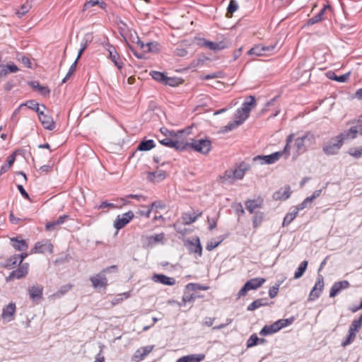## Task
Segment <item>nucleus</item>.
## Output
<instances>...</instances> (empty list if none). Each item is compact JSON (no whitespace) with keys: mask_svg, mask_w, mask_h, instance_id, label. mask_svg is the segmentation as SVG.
<instances>
[{"mask_svg":"<svg viewBox=\"0 0 362 362\" xmlns=\"http://www.w3.org/2000/svg\"><path fill=\"white\" fill-rule=\"evenodd\" d=\"M72 288V285L66 284L61 287L60 290L55 294L57 296H61L65 294L66 292L70 291Z\"/></svg>","mask_w":362,"mask_h":362,"instance_id":"60","label":"nucleus"},{"mask_svg":"<svg viewBox=\"0 0 362 362\" xmlns=\"http://www.w3.org/2000/svg\"><path fill=\"white\" fill-rule=\"evenodd\" d=\"M165 238L164 233L156 234L155 235L142 236L141 240L144 246H153L158 243H163Z\"/></svg>","mask_w":362,"mask_h":362,"instance_id":"12","label":"nucleus"},{"mask_svg":"<svg viewBox=\"0 0 362 362\" xmlns=\"http://www.w3.org/2000/svg\"><path fill=\"white\" fill-rule=\"evenodd\" d=\"M152 349H153V347H151V346L142 347L136 351V352L134 355V358L137 361H141L151 352Z\"/></svg>","mask_w":362,"mask_h":362,"instance_id":"29","label":"nucleus"},{"mask_svg":"<svg viewBox=\"0 0 362 362\" xmlns=\"http://www.w3.org/2000/svg\"><path fill=\"white\" fill-rule=\"evenodd\" d=\"M18 261V255H15L8 258L2 264V267L8 269L13 268Z\"/></svg>","mask_w":362,"mask_h":362,"instance_id":"36","label":"nucleus"},{"mask_svg":"<svg viewBox=\"0 0 362 362\" xmlns=\"http://www.w3.org/2000/svg\"><path fill=\"white\" fill-rule=\"evenodd\" d=\"M106 47V49L109 54V59L113 62L118 69L121 70L124 66V63L119 54L116 51L115 47L110 44H107Z\"/></svg>","mask_w":362,"mask_h":362,"instance_id":"10","label":"nucleus"},{"mask_svg":"<svg viewBox=\"0 0 362 362\" xmlns=\"http://www.w3.org/2000/svg\"><path fill=\"white\" fill-rule=\"evenodd\" d=\"M264 342V339H259L256 334H252L250 337L247 341V346L252 347L257 344L258 341Z\"/></svg>","mask_w":362,"mask_h":362,"instance_id":"52","label":"nucleus"},{"mask_svg":"<svg viewBox=\"0 0 362 362\" xmlns=\"http://www.w3.org/2000/svg\"><path fill=\"white\" fill-rule=\"evenodd\" d=\"M18 71V66L13 63L0 65L1 77L6 76L9 73H16Z\"/></svg>","mask_w":362,"mask_h":362,"instance_id":"26","label":"nucleus"},{"mask_svg":"<svg viewBox=\"0 0 362 362\" xmlns=\"http://www.w3.org/2000/svg\"><path fill=\"white\" fill-rule=\"evenodd\" d=\"M91 40H92V35L90 34H86L83 42L81 44V49H83L85 50L88 46V43L89 42H90Z\"/></svg>","mask_w":362,"mask_h":362,"instance_id":"63","label":"nucleus"},{"mask_svg":"<svg viewBox=\"0 0 362 362\" xmlns=\"http://www.w3.org/2000/svg\"><path fill=\"white\" fill-rule=\"evenodd\" d=\"M361 327H362V314L360 315V317L357 320H354L351 322L349 329L351 332H353L356 334V332H358V330L361 328Z\"/></svg>","mask_w":362,"mask_h":362,"instance_id":"38","label":"nucleus"},{"mask_svg":"<svg viewBox=\"0 0 362 362\" xmlns=\"http://www.w3.org/2000/svg\"><path fill=\"white\" fill-rule=\"evenodd\" d=\"M49 250L50 252H52V245L49 243L42 244L41 243H37L35 245L33 251L35 253H44L46 250Z\"/></svg>","mask_w":362,"mask_h":362,"instance_id":"31","label":"nucleus"},{"mask_svg":"<svg viewBox=\"0 0 362 362\" xmlns=\"http://www.w3.org/2000/svg\"><path fill=\"white\" fill-rule=\"evenodd\" d=\"M77 59L75 60V62L71 64V66H70L69 69V71L67 73V74L66 75V76L63 78L62 80V83H65L67 79H69V78L73 74V73L76 70V64H77Z\"/></svg>","mask_w":362,"mask_h":362,"instance_id":"59","label":"nucleus"},{"mask_svg":"<svg viewBox=\"0 0 362 362\" xmlns=\"http://www.w3.org/2000/svg\"><path fill=\"white\" fill-rule=\"evenodd\" d=\"M317 136L312 132H306L303 136L297 137L294 141V147L298 154L305 153L308 148L316 144Z\"/></svg>","mask_w":362,"mask_h":362,"instance_id":"2","label":"nucleus"},{"mask_svg":"<svg viewBox=\"0 0 362 362\" xmlns=\"http://www.w3.org/2000/svg\"><path fill=\"white\" fill-rule=\"evenodd\" d=\"M159 142L168 147L174 148L179 151L187 148V144L184 140L179 139V134L176 137L166 136L165 139H159Z\"/></svg>","mask_w":362,"mask_h":362,"instance_id":"7","label":"nucleus"},{"mask_svg":"<svg viewBox=\"0 0 362 362\" xmlns=\"http://www.w3.org/2000/svg\"><path fill=\"white\" fill-rule=\"evenodd\" d=\"M329 78L337 81L338 82L344 83L346 82L349 76V74H345L341 76H337L334 72L329 71L327 74Z\"/></svg>","mask_w":362,"mask_h":362,"instance_id":"37","label":"nucleus"},{"mask_svg":"<svg viewBox=\"0 0 362 362\" xmlns=\"http://www.w3.org/2000/svg\"><path fill=\"white\" fill-rule=\"evenodd\" d=\"M308 264V262L306 260L303 261L300 264L299 267H298L296 272L294 274V279H299L303 275L304 272H305V270L307 269Z\"/></svg>","mask_w":362,"mask_h":362,"instance_id":"39","label":"nucleus"},{"mask_svg":"<svg viewBox=\"0 0 362 362\" xmlns=\"http://www.w3.org/2000/svg\"><path fill=\"white\" fill-rule=\"evenodd\" d=\"M348 153L356 158H359L362 156V146H359L357 148H351Z\"/></svg>","mask_w":362,"mask_h":362,"instance_id":"53","label":"nucleus"},{"mask_svg":"<svg viewBox=\"0 0 362 362\" xmlns=\"http://www.w3.org/2000/svg\"><path fill=\"white\" fill-rule=\"evenodd\" d=\"M150 75L152 76V78L154 80L164 84V81H165L166 76L163 73L156 71H153L150 73Z\"/></svg>","mask_w":362,"mask_h":362,"instance_id":"50","label":"nucleus"},{"mask_svg":"<svg viewBox=\"0 0 362 362\" xmlns=\"http://www.w3.org/2000/svg\"><path fill=\"white\" fill-rule=\"evenodd\" d=\"M291 195V188L289 186H286L284 188L280 189L279 191L276 192L273 198L275 200H286L289 198Z\"/></svg>","mask_w":362,"mask_h":362,"instance_id":"24","label":"nucleus"},{"mask_svg":"<svg viewBox=\"0 0 362 362\" xmlns=\"http://www.w3.org/2000/svg\"><path fill=\"white\" fill-rule=\"evenodd\" d=\"M342 139L339 135L332 138L322 148L323 152L327 155H336L343 145Z\"/></svg>","mask_w":362,"mask_h":362,"instance_id":"3","label":"nucleus"},{"mask_svg":"<svg viewBox=\"0 0 362 362\" xmlns=\"http://www.w3.org/2000/svg\"><path fill=\"white\" fill-rule=\"evenodd\" d=\"M297 214L298 213L297 211L296 210L291 213L287 214L284 218L282 223L283 226H288V224H290L296 217Z\"/></svg>","mask_w":362,"mask_h":362,"instance_id":"48","label":"nucleus"},{"mask_svg":"<svg viewBox=\"0 0 362 362\" xmlns=\"http://www.w3.org/2000/svg\"><path fill=\"white\" fill-rule=\"evenodd\" d=\"M166 173L163 170H157L155 172L148 173L147 178L153 182H158L163 181L166 177Z\"/></svg>","mask_w":362,"mask_h":362,"instance_id":"21","label":"nucleus"},{"mask_svg":"<svg viewBox=\"0 0 362 362\" xmlns=\"http://www.w3.org/2000/svg\"><path fill=\"white\" fill-rule=\"evenodd\" d=\"M209 288L207 286H204L199 284L196 283H189L187 284L186 289L189 291H197V290H202V291H207Z\"/></svg>","mask_w":362,"mask_h":362,"instance_id":"43","label":"nucleus"},{"mask_svg":"<svg viewBox=\"0 0 362 362\" xmlns=\"http://www.w3.org/2000/svg\"><path fill=\"white\" fill-rule=\"evenodd\" d=\"M158 44L156 42H150L146 44V49L145 52H154L157 49Z\"/></svg>","mask_w":362,"mask_h":362,"instance_id":"64","label":"nucleus"},{"mask_svg":"<svg viewBox=\"0 0 362 362\" xmlns=\"http://www.w3.org/2000/svg\"><path fill=\"white\" fill-rule=\"evenodd\" d=\"M18 269L13 270L8 277L6 278V281H11L13 279H21L25 277L28 273L29 264L28 263H24L19 264Z\"/></svg>","mask_w":362,"mask_h":362,"instance_id":"11","label":"nucleus"},{"mask_svg":"<svg viewBox=\"0 0 362 362\" xmlns=\"http://www.w3.org/2000/svg\"><path fill=\"white\" fill-rule=\"evenodd\" d=\"M255 98L252 95H250L246 98L241 108L250 113L251 110L255 106Z\"/></svg>","mask_w":362,"mask_h":362,"instance_id":"33","label":"nucleus"},{"mask_svg":"<svg viewBox=\"0 0 362 362\" xmlns=\"http://www.w3.org/2000/svg\"><path fill=\"white\" fill-rule=\"evenodd\" d=\"M250 113L243 108H239L235 113V118L240 124H243L249 117Z\"/></svg>","mask_w":362,"mask_h":362,"instance_id":"34","label":"nucleus"},{"mask_svg":"<svg viewBox=\"0 0 362 362\" xmlns=\"http://www.w3.org/2000/svg\"><path fill=\"white\" fill-rule=\"evenodd\" d=\"M39 119L45 129L53 130L55 128V123L51 116L45 113H40Z\"/></svg>","mask_w":362,"mask_h":362,"instance_id":"22","label":"nucleus"},{"mask_svg":"<svg viewBox=\"0 0 362 362\" xmlns=\"http://www.w3.org/2000/svg\"><path fill=\"white\" fill-rule=\"evenodd\" d=\"M186 143L187 144V148L188 147L192 148L194 151L202 154H207L210 151L211 147V142L209 139H192L191 143Z\"/></svg>","mask_w":362,"mask_h":362,"instance_id":"4","label":"nucleus"},{"mask_svg":"<svg viewBox=\"0 0 362 362\" xmlns=\"http://www.w3.org/2000/svg\"><path fill=\"white\" fill-rule=\"evenodd\" d=\"M245 171L246 169L243 168L241 166L233 169V175L235 177V180H241L244 177Z\"/></svg>","mask_w":362,"mask_h":362,"instance_id":"51","label":"nucleus"},{"mask_svg":"<svg viewBox=\"0 0 362 362\" xmlns=\"http://www.w3.org/2000/svg\"><path fill=\"white\" fill-rule=\"evenodd\" d=\"M201 215L202 212H194L193 214L186 212L182 214V218L185 225H189L195 222Z\"/></svg>","mask_w":362,"mask_h":362,"instance_id":"28","label":"nucleus"},{"mask_svg":"<svg viewBox=\"0 0 362 362\" xmlns=\"http://www.w3.org/2000/svg\"><path fill=\"white\" fill-rule=\"evenodd\" d=\"M341 290L342 289L338 283H334L330 289L329 297L333 298L336 296Z\"/></svg>","mask_w":362,"mask_h":362,"instance_id":"55","label":"nucleus"},{"mask_svg":"<svg viewBox=\"0 0 362 362\" xmlns=\"http://www.w3.org/2000/svg\"><path fill=\"white\" fill-rule=\"evenodd\" d=\"M31 8V5L28 3H25L23 4L19 10H18L16 13L19 17L21 18L25 16Z\"/></svg>","mask_w":362,"mask_h":362,"instance_id":"49","label":"nucleus"},{"mask_svg":"<svg viewBox=\"0 0 362 362\" xmlns=\"http://www.w3.org/2000/svg\"><path fill=\"white\" fill-rule=\"evenodd\" d=\"M280 285L281 282H279L269 288V296L271 298H274L277 296Z\"/></svg>","mask_w":362,"mask_h":362,"instance_id":"57","label":"nucleus"},{"mask_svg":"<svg viewBox=\"0 0 362 362\" xmlns=\"http://www.w3.org/2000/svg\"><path fill=\"white\" fill-rule=\"evenodd\" d=\"M281 328L282 325H280L279 321L277 320L276 322L270 325H265L262 329L259 334L260 335L262 336L269 335L279 331Z\"/></svg>","mask_w":362,"mask_h":362,"instance_id":"19","label":"nucleus"},{"mask_svg":"<svg viewBox=\"0 0 362 362\" xmlns=\"http://www.w3.org/2000/svg\"><path fill=\"white\" fill-rule=\"evenodd\" d=\"M11 245L18 251L27 250L28 245L24 240H18L16 238H11Z\"/></svg>","mask_w":362,"mask_h":362,"instance_id":"30","label":"nucleus"},{"mask_svg":"<svg viewBox=\"0 0 362 362\" xmlns=\"http://www.w3.org/2000/svg\"><path fill=\"white\" fill-rule=\"evenodd\" d=\"M96 5H98L103 9H105L107 6L106 3L103 1L88 0L83 5V11Z\"/></svg>","mask_w":362,"mask_h":362,"instance_id":"35","label":"nucleus"},{"mask_svg":"<svg viewBox=\"0 0 362 362\" xmlns=\"http://www.w3.org/2000/svg\"><path fill=\"white\" fill-rule=\"evenodd\" d=\"M249 55H255L257 57L264 56V53L262 47V45H257L252 47L248 52Z\"/></svg>","mask_w":362,"mask_h":362,"instance_id":"44","label":"nucleus"},{"mask_svg":"<svg viewBox=\"0 0 362 362\" xmlns=\"http://www.w3.org/2000/svg\"><path fill=\"white\" fill-rule=\"evenodd\" d=\"M116 266H111L104 269L100 273L95 276H91L90 281L92 283V286L94 288H105L107 286V279L105 275L106 272H108L112 269H115Z\"/></svg>","mask_w":362,"mask_h":362,"instance_id":"6","label":"nucleus"},{"mask_svg":"<svg viewBox=\"0 0 362 362\" xmlns=\"http://www.w3.org/2000/svg\"><path fill=\"white\" fill-rule=\"evenodd\" d=\"M160 131L165 136H172V137H175V138L176 137V136H177V134H181L183 133V131L175 133V132H171V131L168 130L165 127L160 128Z\"/></svg>","mask_w":362,"mask_h":362,"instance_id":"56","label":"nucleus"},{"mask_svg":"<svg viewBox=\"0 0 362 362\" xmlns=\"http://www.w3.org/2000/svg\"><path fill=\"white\" fill-rule=\"evenodd\" d=\"M245 204L247 210L250 214H253L255 213V209L262 206L263 199L260 197L256 199H248L245 202Z\"/></svg>","mask_w":362,"mask_h":362,"instance_id":"18","label":"nucleus"},{"mask_svg":"<svg viewBox=\"0 0 362 362\" xmlns=\"http://www.w3.org/2000/svg\"><path fill=\"white\" fill-rule=\"evenodd\" d=\"M239 125H240L239 124V122L235 119V121L233 122H229L227 125H226L224 127H223V132H230L235 128H237Z\"/></svg>","mask_w":362,"mask_h":362,"instance_id":"58","label":"nucleus"},{"mask_svg":"<svg viewBox=\"0 0 362 362\" xmlns=\"http://www.w3.org/2000/svg\"><path fill=\"white\" fill-rule=\"evenodd\" d=\"M324 287V279L323 277L318 278L317 281H316L314 287L313 288L312 291L310 293L309 295V300H314L317 298H318L320 296V293L323 289Z\"/></svg>","mask_w":362,"mask_h":362,"instance_id":"14","label":"nucleus"},{"mask_svg":"<svg viewBox=\"0 0 362 362\" xmlns=\"http://www.w3.org/2000/svg\"><path fill=\"white\" fill-rule=\"evenodd\" d=\"M294 134H289L286 138V144L283 151H278L267 156H257L253 158L255 162H259L261 164H273L276 162L284 154L288 156L290 153L289 144L293 141Z\"/></svg>","mask_w":362,"mask_h":362,"instance_id":"1","label":"nucleus"},{"mask_svg":"<svg viewBox=\"0 0 362 362\" xmlns=\"http://www.w3.org/2000/svg\"><path fill=\"white\" fill-rule=\"evenodd\" d=\"M204 358L205 355L202 354H191L180 358L176 362H201Z\"/></svg>","mask_w":362,"mask_h":362,"instance_id":"25","label":"nucleus"},{"mask_svg":"<svg viewBox=\"0 0 362 362\" xmlns=\"http://www.w3.org/2000/svg\"><path fill=\"white\" fill-rule=\"evenodd\" d=\"M268 305L267 300L265 298H259L257 300H254L252 303H250L247 306V310L253 311L262 306H266Z\"/></svg>","mask_w":362,"mask_h":362,"instance_id":"32","label":"nucleus"},{"mask_svg":"<svg viewBox=\"0 0 362 362\" xmlns=\"http://www.w3.org/2000/svg\"><path fill=\"white\" fill-rule=\"evenodd\" d=\"M360 134V129L358 126H354L351 127L347 131H345L341 134H339L341 139H342V141L344 142V140L349 139H355L357 136L358 134Z\"/></svg>","mask_w":362,"mask_h":362,"instance_id":"23","label":"nucleus"},{"mask_svg":"<svg viewBox=\"0 0 362 362\" xmlns=\"http://www.w3.org/2000/svg\"><path fill=\"white\" fill-rule=\"evenodd\" d=\"M185 245L187 247L189 253H194L198 257L202 255V247L199 237H195L192 240H187Z\"/></svg>","mask_w":362,"mask_h":362,"instance_id":"9","label":"nucleus"},{"mask_svg":"<svg viewBox=\"0 0 362 362\" xmlns=\"http://www.w3.org/2000/svg\"><path fill=\"white\" fill-rule=\"evenodd\" d=\"M330 9L331 7L329 5H325L317 14L315 15L308 20V25H312L322 21L325 18V15L327 11Z\"/></svg>","mask_w":362,"mask_h":362,"instance_id":"20","label":"nucleus"},{"mask_svg":"<svg viewBox=\"0 0 362 362\" xmlns=\"http://www.w3.org/2000/svg\"><path fill=\"white\" fill-rule=\"evenodd\" d=\"M276 43L270 45H262L264 55L269 54L276 48Z\"/></svg>","mask_w":362,"mask_h":362,"instance_id":"61","label":"nucleus"},{"mask_svg":"<svg viewBox=\"0 0 362 362\" xmlns=\"http://www.w3.org/2000/svg\"><path fill=\"white\" fill-rule=\"evenodd\" d=\"M155 146L154 142L153 140H147L141 141L137 147V149L139 151H149L152 149Z\"/></svg>","mask_w":362,"mask_h":362,"instance_id":"40","label":"nucleus"},{"mask_svg":"<svg viewBox=\"0 0 362 362\" xmlns=\"http://www.w3.org/2000/svg\"><path fill=\"white\" fill-rule=\"evenodd\" d=\"M28 293L32 300L38 302L42 298L43 286L40 285L29 286Z\"/></svg>","mask_w":362,"mask_h":362,"instance_id":"13","label":"nucleus"},{"mask_svg":"<svg viewBox=\"0 0 362 362\" xmlns=\"http://www.w3.org/2000/svg\"><path fill=\"white\" fill-rule=\"evenodd\" d=\"M30 86L34 88H37L39 92L43 95H48L50 93V90L47 87L40 86L37 81L31 82Z\"/></svg>","mask_w":362,"mask_h":362,"instance_id":"42","label":"nucleus"},{"mask_svg":"<svg viewBox=\"0 0 362 362\" xmlns=\"http://www.w3.org/2000/svg\"><path fill=\"white\" fill-rule=\"evenodd\" d=\"M238 8V4L235 0H230L228 6V17H231L232 14Z\"/></svg>","mask_w":362,"mask_h":362,"instance_id":"47","label":"nucleus"},{"mask_svg":"<svg viewBox=\"0 0 362 362\" xmlns=\"http://www.w3.org/2000/svg\"><path fill=\"white\" fill-rule=\"evenodd\" d=\"M151 279L156 283H159L168 286H173L176 283V281L174 278L167 276L166 275L162 274H153Z\"/></svg>","mask_w":362,"mask_h":362,"instance_id":"15","label":"nucleus"},{"mask_svg":"<svg viewBox=\"0 0 362 362\" xmlns=\"http://www.w3.org/2000/svg\"><path fill=\"white\" fill-rule=\"evenodd\" d=\"M219 181L222 184H233L235 181L233 169L227 170L219 177Z\"/></svg>","mask_w":362,"mask_h":362,"instance_id":"27","label":"nucleus"},{"mask_svg":"<svg viewBox=\"0 0 362 362\" xmlns=\"http://www.w3.org/2000/svg\"><path fill=\"white\" fill-rule=\"evenodd\" d=\"M182 83V80L179 78L176 77H168L165 76V79L164 81L165 85H168L170 86H176Z\"/></svg>","mask_w":362,"mask_h":362,"instance_id":"46","label":"nucleus"},{"mask_svg":"<svg viewBox=\"0 0 362 362\" xmlns=\"http://www.w3.org/2000/svg\"><path fill=\"white\" fill-rule=\"evenodd\" d=\"M16 160V156L13 153L11 155H10L8 158H7V160H6V162L7 163L2 165L1 168V174H3V173H5L6 171L8 170V169L12 166V165L13 164L14 161Z\"/></svg>","mask_w":362,"mask_h":362,"instance_id":"41","label":"nucleus"},{"mask_svg":"<svg viewBox=\"0 0 362 362\" xmlns=\"http://www.w3.org/2000/svg\"><path fill=\"white\" fill-rule=\"evenodd\" d=\"M356 336V333H354L353 332H351L349 329V334L347 336V338H346V339L345 341H342L341 346L343 347H346V346L350 344L355 339Z\"/></svg>","mask_w":362,"mask_h":362,"instance_id":"54","label":"nucleus"},{"mask_svg":"<svg viewBox=\"0 0 362 362\" xmlns=\"http://www.w3.org/2000/svg\"><path fill=\"white\" fill-rule=\"evenodd\" d=\"M266 281V279L261 277L254 278L248 280L238 293V298L245 296L247 291L256 290L261 287Z\"/></svg>","mask_w":362,"mask_h":362,"instance_id":"5","label":"nucleus"},{"mask_svg":"<svg viewBox=\"0 0 362 362\" xmlns=\"http://www.w3.org/2000/svg\"><path fill=\"white\" fill-rule=\"evenodd\" d=\"M134 217V214L132 211H129L122 215H118L114 222V227L117 230H120L128 224Z\"/></svg>","mask_w":362,"mask_h":362,"instance_id":"8","label":"nucleus"},{"mask_svg":"<svg viewBox=\"0 0 362 362\" xmlns=\"http://www.w3.org/2000/svg\"><path fill=\"white\" fill-rule=\"evenodd\" d=\"M264 214L262 212H255L252 218V225L254 228H257L263 221Z\"/></svg>","mask_w":362,"mask_h":362,"instance_id":"45","label":"nucleus"},{"mask_svg":"<svg viewBox=\"0 0 362 362\" xmlns=\"http://www.w3.org/2000/svg\"><path fill=\"white\" fill-rule=\"evenodd\" d=\"M16 304L13 303H10L4 307L1 314L2 319L8 322L11 321L16 313Z\"/></svg>","mask_w":362,"mask_h":362,"instance_id":"17","label":"nucleus"},{"mask_svg":"<svg viewBox=\"0 0 362 362\" xmlns=\"http://www.w3.org/2000/svg\"><path fill=\"white\" fill-rule=\"evenodd\" d=\"M148 207L151 209V211L154 210L155 209H164L165 207V204L160 202H152Z\"/></svg>","mask_w":362,"mask_h":362,"instance_id":"62","label":"nucleus"},{"mask_svg":"<svg viewBox=\"0 0 362 362\" xmlns=\"http://www.w3.org/2000/svg\"><path fill=\"white\" fill-rule=\"evenodd\" d=\"M199 45L202 47H205L210 50L218 51L225 48L223 42H214L205 39H200Z\"/></svg>","mask_w":362,"mask_h":362,"instance_id":"16","label":"nucleus"}]
</instances>
